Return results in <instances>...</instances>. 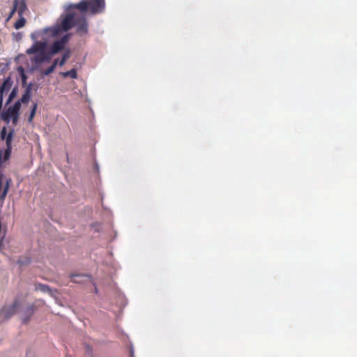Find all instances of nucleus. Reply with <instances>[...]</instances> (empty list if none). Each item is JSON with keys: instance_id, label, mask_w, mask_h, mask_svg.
Segmentation results:
<instances>
[{"instance_id": "20", "label": "nucleus", "mask_w": 357, "mask_h": 357, "mask_svg": "<svg viewBox=\"0 0 357 357\" xmlns=\"http://www.w3.org/2000/svg\"><path fill=\"white\" fill-rule=\"evenodd\" d=\"M52 55H54V54H51V51H50L49 52H46V50L44 51L43 57L45 59V62L50 61L52 59Z\"/></svg>"}, {"instance_id": "17", "label": "nucleus", "mask_w": 357, "mask_h": 357, "mask_svg": "<svg viewBox=\"0 0 357 357\" xmlns=\"http://www.w3.org/2000/svg\"><path fill=\"white\" fill-rule=\"evenodd\" d=\"M70 52L69 50H68L63 54L62 58L59 60V66H63L66 61L70 58Z\"/></svg>"}, {"instance_id": "23", "label": "nucleus", "mask_w": 357, "mask_h": 357, "mask_svg": "<svg viewBox=\"0 0 357 357\" xmlns=\"http://www.w3.org/2000/svg\"><path fill=\"white\" fill-rule=\"evenodd\" d=\"M39 289L40 291H42L43 292H48L50 291L49 287L45 284H40Z\"/></svg>"}, {"instance_id": "16", "label": "nucleus", "mask_w": 357, "mask_h": 357, "mask_svg": "<svg viewBox=\"0 0 357 357\" xmlns=\"http://www.w3.org/2000/svg\"><path fill=\"white\" fill-rule=\"evenodd\" d=\"M11 182V179H8L6 181V185L4 186V188H3V190L1 195V197H0V199L1 200H4V199L6 198V195H7V193L8 192V189H9V187H10V183Z\"/></svg>"}, {"instance_id": "9", "label": "nucleus", "mask_w": 357, "mask_h": 357, "mask_svg": "<svg viewBox=\"0 0 357 357\" xmlns=\"http://www.w3.org/2000/svg\"><path fill=\"white\" fill-rule=\"evenodd\" d=\"M17 4V12L18 16L23 15L27 10V6L25 0H13V5Z\"/></svg>"}, {"instance_id": "18", "label": "nucleus", "mask_w": 357, "mask_h": 357, "mask_svg": "<svg viewBox=\"0 0 357 357\" xmlns=\"http://www.w3.org/2000/svg\"><path fill=\"white\" fill-rule=\"evenodd\" d=\"M36 109H37V104L36 103H33V105H32L31 113H30L29 116V122L32 121V119H33V117H34V116L36 114Z\"/></svg>"}, {"instance_id": "11", "label": "nucleus", "mask_w": 357, "mask_h": 357, "mask_svg": "<svg viewBox=\"0 0 357 357\" xmlns=\"http://www.w3.org/2000/svg\"><path fill=\"white\" fill-rule=\"evenodd\" d=\"M77 22L78 24H75V25H77V31L82 32L84 33H87V22L86 20V18L82 16V17H77Z\"/></svg>"}, {"instance_id": "10", "label": "nucleus", "mask_w": 357, "mask_h": 357, "mask_svg": "<svg viewBox=\"0 0 357 357\" xmlns=\"http://www.w3.org/2000/svg\"><path fill=\"white\" fill-rule=\"evenodd\" d=\"M61 31H63L61 25H56L52 27H48L43 30V33L50 34L52 36H58Z\"/></svg>"}, {"instance_id": "21", "label": "nucleus", "mask_w": 357, "mask_h": 357, "mask_svg": "<svg viewBox=\"0 0 357 357\" xmlns=\"http://www.w3.org/2000/svg\"><path fill=\"white\" fill-rule=\"evenodd\" d=\"M17 4L13 6L11 11L10 12V13L7 17V21L10 20L13 17V16L15 13V12H17Z\"/></svg>"}, {"instance_id": "4", "label": "nucleus", "mask_w": 357, "mask_h": 357, "mask_svg": "<svg viewBox=\"0 0 357 357\" xmlns=\"http://www.w3.org/2000/svg\"><path fill=\"white\" fill-rule=\"evenodd\" d=\"M75 24H78L76 15L69 13L61 20L60 25L63 31H67L73 28Z\"/></svg>"}, {"instance_id": "28", "label": "nucleus", "mask_w": 357, "mask_h": 357, "mask_svg": "<svg viewBox=\"0 0 357 357\" xmlns=\"http://www.w3.org/2000/svg\"><path fill=\"white\" fill-rule=\"evenodd\" d=\"M11 96H13V91H12V92H11V94H10V98Z\"/></svg>"}, {"instance_id": "14", "label": "nucleus", "mask_w": 357, "mask_h": 357, "mask_svg": "<svg viewBox=\"0 0 357 357\" xmlns=\"http://www.w3.org/2000/svg\"><path fill=\"white\" fill-rule=\"evenodd\" d=\"M43 53H44V52L35 54L36 55L34 56L33 59H32V61L35 64H37V65H40V64L44 63L45 59L43 57Z\"/></svg>"}, {"instance_id": "7", "label": "nucleus", "mask_w": 357, "mask_h": 357, "mask_svg": "<svg viewBox=\"0 0 357 357\" xmlns=\"http://www.w3.org/2000/svg\"><path fill=\"white\" fill-rule=\"evenodd\" d=\"M13 130L9 132L8 134V136L6 137V149L4 151V160H8L11 154L12 151V139H13Z\"/></svg>"}, {"instance_id": "13", "label": "nucleus", "mask_w": 357, "mask_h": 357, "mask_svg": "<svg viewBox=\"0 0 357 357\" xmlns=\"http://www.w3.org/2000/svg\"><path fill=\"white\" fill-rule=\"evenodd\" d=\"M60 74L63 77H70L72 79L77 78V70L75 68H73L66 72H62Z\"/></svg>"}, {"instance_id": "22", "label": "nucleus", "mask_w": 357, "mask_h": 357, "mask_svg": "<svg viewBox=\"0 0 357 357\" xmlns=\"http://www.w3.org/2000/svg\"><path fill=\"white\" fill-rule=\"evenodd\" d=\"M7 136H8V135H7L6 128L4 127L2 128L1 131V139L6 140Z\"/></svg>"}, {"instance_id": "2", "label": "nucleus", "mask_w": 357, "mask_h": 357, "mask_svg": "<svg viewBox=\"0 0 357 357\" xmlns=\"http://www.w3.org/2000/svg\"><path fill=\"white\" fill-rule=\"evenodd\" d=\"M20 107V102H15L13 106L9 107L5 112L1 114L2 120L8 123L10 121L13 119V123L15 124L18 119L19 110Z\"/></svg>"}, {"instance_id": "27", "label": "nucleus", "mask_w": 357, "mask_h": 357, "mask_svg": "<svg viewBox=\"0 0 357 357\" xmlns=\"http://www.w3.org/2000/svg\"><path fill=\"white\" fill-rule=\"evenodd\" d=\"M11 96H13V91H12V92H11V94H10V98Z\"/></svg>"}, {"instance_id": "3", "label": "nucleus", "mask_w": 357, "mask_h": 357, "mask_svg": "<svg viewBox=\"0 0 357 357\" xmlns=\"http://www.w3.org/2000/svg\"><path fill=\"white\" fill-rule=\"evenodd\" d=\"M88 10L92 15L101 13L105 8V0H86Z\"/></svg>"}, {"instance_id": "12", "label": "nucleus", "mask_w": 357, "mask_h": 357, "mask_svg": "<svg viewBox=\"0 0 357 357\" xmlns=\"http://www.w3.org/2000/svg\"><path fill=\"white\" fill-rule=\"evenodd\" d=\"M32 84L30 83L28 84V86H26V89H25V91L24 93V94L22 95V98H20V100H19L20 102H22V103H27L30 98H31V90H32Z\"/></svg>"}, {"instance_id": "5", "label": "nucleus", "mask_w": 357, "mask_h": 357, "mask_svg": "<svg viewBox=\"0 0 357 357\" xmlns=\"http://www.w3.org/2000/svg\"><path fill=\"white\" fill-rule=\"evenodd\" d=\"M70 40V35L66 34L61 39L54 42L52 44L50 51L51 54H56L64 49L66 44Z\"/></svg>"}, {"instance_id": "24", "label": "nucleus", "mask_w": 357, "mask_h": 357, "mask_svg": "<svg viewBox=\"0 0 357 357\" xmlns=\"http://www.w3.org/2000/svg\"><path fill=\"white\" fill-rule=\"evenodd\" d=\"M19 70L22 73V82L23 83H25L26 81V75L24 74V69L22 67H20L19 68Z\"/></svg>"}, {"instance_id": "25", "label": "nucleus", "mask_w": 357, "mask_h": 357, "mask_svg": "<svg viewBox=\"0 0 357 357\" xmlns=\"http://www.w3.org/2000/svg\"><path fill=\"white\" fill-rule=\"evenodd\" d=\"M59 60L58 59H55L53 61L52 64L51 66H53L54 68L55 69L56 66L59 65Z\"/></svg>"}, {"instance_id": "6", "label": "nucleus", "mask_w": 357, "mask_h": 357, "mask_svg": "<svg viewBox=\"0 0 357 357\" xmlns=\"http://www.w3.org/2000/svg\"><path fill=\"white\" fill-rule=\"evenodd\" d=\"M18 305L19 303L17 301H15L12 305L8 307H3L0 312L1 315L3 316L6 319H8L16 312Z\"/></svg>"}, {"instance_id": "19", "label": "nucleus", "mask_w": 357, "mask_h": 357, "mask_svg": "<svg viewBox=\"0 0 357 357\" xmlns=\"http://www.w3.org/2000/svg\"><path fill=\"white\" fill-rule=\"evenodd\" d=\"M54 70L55 69L54 68V67L50 66V67H48L43 71H42L41 74L44 76H47V75H50L51 73H52L54 71Z\"/></svg>"}, {"instance_id": "1", "label": "nucleus", "mask_w": 357, "mask_h": 357, "mask_svg": "<svg viewBox=\"0 0 357 357\" xmlns=\"http://www.w3.org/2000/svg\"><path fill=\"white\" fill-rule=\"evenodd\" d=\"M40 35L41 32L39 31H35L31 34V38L34 41V43L30 48L26 50V54H34L39 52H43L46 50L47 47V42L38 40Z\"/></svg>"}, {"instance_id": "8", "label": "nucleus", "mask_w": 357, "mask_h": 357, "mask_svg": "<svg viewBox=\"0 0 357 357\" xmlns=\"http://www.w3.org/2000/svg\"><path fill=\"white\" fill-rule=\"evenodd\" d=\"M73 8L78 9L82 13L88 11L86 0H82L79 3L75 4H69L66 7V10H70Z\"/></svg>"}, {"instance_id": "26", "label": "nucleus", "mask_w": 357, "mask_h": 357, "mask_svg": "<svg viewBox=\"0 0 357 357\" xmlns=\"http://www.w3.org/2000/svg\"><path fill=\"white\" fill-rule=\"evenodd\" d=\"M83 276L82 275H70V278H72V280L75 282H77V281L75 279V278H77V277H82Z\"/></svg>"}, {"instance_id": "15", "label": "nucleus", "mask_w": 357, "mask_h": 357, "mask_svg": "<svg viewBox=\"0 0 357 357\" xmlns=\"http://www.w3.org/2000/svg\"><path fill=\"white\" fill-rule=\"evenodd\" d=\"M26 24V19L23 15L19 16L18 20L14 24L15 29H20L22 28Z\"/></svg>"}]
</instances>
